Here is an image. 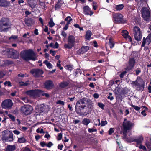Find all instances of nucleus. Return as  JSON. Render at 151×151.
<instances>
[{"instance_id":"57","label":"nucleus","mask_w":151,"mask_h":151,"mask_svg":"<svg viewBox=\"0 0 151 151\" xmlns=\"http://www.w3.org/2000/svg\"><path fill=\"white\" fill-rule=\"evenodd\" d=\"M50 53L52 54V55L54 56L56 54V51H55L52 50H50L49 51Z\"/></svg>"},{"instance_id":"7","label":"nucleus","mask_w":151,"mask_h":151,"mask_svg":"<svg viewBox=\"0 0 151 151\" xmlns=\"http://www.w3.org/2000/svg\"><path fill=\"white\" fill-rule=\"evenodd\" d=\"M33 110L32 107L30 105H27L21 107L20 111L23 114L25 115L30 114Z\"/></svg>"},{"instance_id":"14","label":"nucleus","mask_w":151,"mask_h":151,"mask_svg":"<svg viewBox=\"0 0 151 151\" xmlns=\"http://www.w3.org/2000/svg\"><path fill=\"white\" fill-rule=\"evenodd\" d=\"M9 57L12 58H17L19 55L18 52L15 50L11 48L9 51Z\"/></svg>"},{"instance_id":"36","label":"nucleus","mask_w":151,"mask_h":151,"mask_svg":"<svg viewBox=\"0 0 151 151\" xmlns=\"http://www.w3.org/2000/svg\"><path fill=\"white\" fill-rule=\"evenodd\" d=\"M71 22V19L70 20H68V22H67L65 26L63 28V29L66 30L68 29V25L70 24V22Z\"/></svg>"},{"instance_id":"6","label":"nucleus","mask_w":151,"mask_h":151,"mask_svg":"<svg viewBox=\"0 0 151 151\" xmlns=\"http://www.w3.org/2000/svg\"><path fill=\"white\" fill-rule=\"evenodd\" d=\"M132 126V123L126 119H124L123 124V131L124 134H125Z\"/></svg>"},{"instance_id":"61","label":"nucleus","mask_w":151,"mask_h":151,"mask_svg":"<svg viewBox=\"0 0 151 151\" xmlns=\"http://www.w3.org/2000/svg\"><path fill=\"white\" fill-rule=\"evenodd\" d=\"M61 35L63 36V37H64L65 38H66L67 36V34L66 33L63 31L61 33Z\"/></svg>"},{"instance_id":"30","label":"nucleus","mask_w":151,"mask_h":151,"mask_svg":"<svg viewBox=\"0 0 151 151\" xmlns=\"http://www.w3.org/2000/svg\"><path fill=\"white\" fill-rule=\"evenodd\" d=\"M91 32L90 31H87L86 34V39L89 40L91 36Z\"/></svg>"},{"instance_id":"39","label":"nucleus","mask_w":151,"mask_h":151,"mask_svg":"<svg viewBox=\"0 0 151 151\" xmlns=\"http://www.w3.org/2000/svg\"><path fill=\"white\" fill-rule=\"evenodd\" d=\"M107 124V122L106 121H101V123H99L98 126L101 125V126H103Z\"/></svg>"},{"instance_id":"46","label":"nucleus","mask_w":151,"mask_h":151,"mask_svg":"<svg viewBox=\"0 0 151 151\" xmlns=\"http://www.w3.org/2000/svg\"><path fill=\"white\" fill-rule=\"evenodd\" d=\"M131 106L133 107L137 111L139 110L140 109V108L139 107L135 105H131Z\"/></svg>"},{"instance_id":"27","label":"nucleus","mask_w":151,"mask_h":151,"mask_svg":"<svg viewBox=\"0 0 151 151\" xmlns=\"http://www.w3.org/2000/svg\"><path fill=\"white\" fill-rule=\"evenodd\" d=\"M115 8L118 11H120L124 8V6L123 4L115 5Z\"/></svg>"},{"instance_id":"15","label":"nucleus","mask_w":151,"mask_h":151,"mask_svg":"<svg viewBox=\"0 0 151 151\" xmlns=\"http://www.w3.org/2000/svg\"><path fill=\"white\" fill-rule=\"evenodd\" d=\"M135 63V60L133 58L129 59L128 65L126 68V70H129L132 69L134 67Z\"/></svg>"},{"instance_id":"2","label":"nucleus","mask_w":151,"mask_h":151,"mask_svg":"<svg viewBox=\"0 0 151 151\" xmlns=\"http://www.w3.org/2000/svg\"><path fill=\"white\" fill-rule=\"evenodd\" d=\"M131 82V86L133 88L138 91L143 90L144 82L139 77H138L136 81H132Z\"/></svg>"},{"instance_id":"22","label":"nucleus","mask_w":151,"mask_h":151,"mask_svg":"<svg viewBox=\"0 0 151 151\" xmlns=\"http://www.w3.org/2000/svg\"><path fill=\"white\" fill-rule=\"evenodd\" d=\"M134 36L136 40L137 41H140L142 37V32L134 34Z\"/></svg>"},{"instance_id":"64","label":"nucleus","mask_w":151,"mask_h":151,"mask_svg":"<svg viewBox=\"0 0 151 151\" xmlns=\"http://www.w3.org/2000/svg\"><path fill=\"white\" fill-rule=\"evenodd\" d=\"M62 133H60L58 134V140H60L62 138Z\"/></svg>"},{"instance_id":"43","label":"nucleus","mask_w":151,"mask_h":151,"mask_svg":"<svg viewBox=\"0 0 151 151\" xmlns=\"http://www.w3.org/2000/svg\"><path fill=\"white\" fill-rule=\"evenodd\" d=\"M21 99L26 103H28L29 101V100L27 97H22Z\"/></svg>"},{"instance_id":"62","label":"nucleus","mask_w":151,"mask_h":151,"mask_svg":"<svg viewBox=\"0 0 151 151\" xmlns=\"http://www.w3.org/2000/svg\"><path fill=\"white\" fill-rule=\"evenodd\" d=\"M66 69L69 70H71L73 69V68L72 66L70 65H67L66 66Z\"/></svg>"},{"instance_id":"41","label":"nucleus","mask_w":151,"mask_h":151,"mask_svg":"<svg viewBox=\"0 0 151 151\" xmlns=\"http://www.w3.org/2000/svg\"><path fill=\"white\" fill-rule=\"evenodd\" d=\"M40 96L42 95L45 96V97L48 98L50 97V95L49 94L47 93H44L43 91L41 90Z\"/></svg>"},{"instance_id":"32","label":"nucleus","mask_w":151,"mask_h":151,"mask_svg":"<svg viewBox=\"0 0 151 151\" xmlns=\"http://www.w3.org/2000/svg\"><path fill=\"white\" fill-rule=\"evenodd\" d=\"M136 146L137 147H138L139 149H142L146 151L147 150V149L145 147V146L142 145V144H139L138 146H137V145H136Z\"/></svg>"},{"instance_id":"45","label":"nucleus","mask_w":151,"mask_h":151,"mask_svg":"<svg viewBox=\"0 0 151 151\" xmlns=\"http://www.w3.org/2000/svg\"><path fill=\"white\" fill-rule=\"evenodd\" d=\"M93 8L94 10H96L97 7V4L94 2H93L92 5Z\"/></svg>"},{"instance_id":"40","label":"nucleus","mask_w":151,"mask_h":151,"mask_svg":"<svg viewBox=\"0 0 151 151\" xmlns=\"http://www.w3.org/2000/svg\"><path fill=\"white\" fill-rule=\"evenodd\" d=\"M109 44L110 47L111 48H112L114 46V43L112 41V39L111 38L109 39Z\"/></svg>"},{"instance_id":"58","label":"nucleus","mask_w":151,"mask_h":151,"mask_svg":"<svg viewBox=\"0 0 151 151\" xmlns=\"http://www.w3.org/2000/svg\"><path fill=\"white\" fill-rule=\"evenodd\" d=\"M97 130L96 129H93V128H89L88 129V131L89 132H96Z\"/></svg>"},{"instance_id":"13","label":"nucleus","mask_w":151,"mask_h":151,"mask_svg":"<svg viewBox=\"0 0 151 151\" xmlns=\"http://www.w3.org/2000/svg\"><path fill=\"white\" fill-rule=\"evenodd\" d=\"M31 73L33 76L35 77H43L41 75L44 72L42 70L39 69H32L31 71Z\"/></svg>"},{"instance_id":"63","label":"nucleus","mask_w":151,"mask_h":151,"mask_svg":"<svg viewBox=\"0 0 151 151\" xmlns=\"http://www.w3.org/2000/svg\"><path fill=\"white\" fill-rule=\"evenodd\" d=\"M22 151H30V150L29 148L25 147L22 149Z\"/></svg>"},{"instance_id":"9","label":"nucleus","mask_w":151,"mask_h":151,"mask_svg":"<svg viewBox=\"0 0 151 151\" xmlns=\"http://www.w3.org/2000/svg\"><path fill=\"white\" fill-rule=\"evenodd\" d=\"M75 42V37L73 35H70L68 37V43L65 44L64 47L66 48L71 49Z\"/></svg>"},{"instance_id":"5","label":"nucleus","mask_w":151,"mask_h":151,"mask_svg":"<svg viewBox=\"0 0 151 151\" xmlns=\"http://www.w3.org/2000/svg\"><path fill=\"white\" fill-rule=\"evenodd\" d=\"M13 105L12 101L9 99L4 100L2 101L1 106L2 108L9 109L12 108Z\"/></svg>"},{"instance_id":"49","label":"nucleus","mask_w":151,"mask_h":151,"mask_svg":"<svg viewBox=\"0 0 151 151\" xmlns=\"http://www.w3.org/2000/svg\"><path fill=\"white\" fill-rule=\"evenodd\" d=\"M36 132L38 133H44V130L43 129H41L40 130L39 128H38L36 130Z\"/></svg>"},{"instance_id":"8","label":"nucleus","mask_w":151,"mask_h":151,"mask_svg":"<svg viewBox=\"0 0 151 151\" xmlns=\"http://www.w3.org/2000/svg\"><path fill=\"white\" fill-rule=\"evenodd\" d=\"M7 19L2 18L0 21V30L1 31H5L9 27V26L7 21Z\"/></svg>"},{"instance_id":"23","label":"nucleus","mask_w":151,"mask_h":151,"mask_svg":"<svg viewBox=\"0 0 151 151\" xmlns=\"http://www.w3.org/2000/svg\"><path fill=\"white\" fill-rule=\"evenodd\" d=\"M64 4L62 1L58 0L57 3L55 5V10H58L60 9H61V7L64 5Z\"/></svg>"},{"instance_id":"19","label":"nucleus","mask_w":151,"mask_h":151,"mask_svg":"<svg viewBox=\"0 0 151 151\" xmlns=\"http://www.w3.org/2000/svg\"><path fill=\"white\" fill-rule=\"evenodd\" d=\"M45 87L47 89H50L53 86L52 81L49 80L46 81L44 84Z\"/></svg>"},{"instance_id":"56","label":"nucleus","mask_w":151,"mask_h":151,"mask_svg":"<svg viewBox=\"0 0 151 151\" xmlns=\"http://www.w3.org/2000/svg\"><path fill=\"white\" fill-rule=\"evenodd\" d=\"M125 38L126 39V40L127 41L130 42L132 41V39L131 37L130 36H129L128 35L126 36V37H125Z\"/></svg>"},{"instance_id":"16","label":"nucleus","mask_w":151,"mask_h":151,"mask_svg":"<svg viewBox=\"0 0 151 151\" xmlns=\"http://www.w3.org/2000/svg\"><path fill=\"white\" fill-rule=\"evenodd\" d=\"M83 11L85 15L91 16L93 13V12L92 11L91 9L88 6H86L83 7Z\"/></svg>"},{"instance_id":"53","label":"nucleus","mask_w":151,"mask_h":151,"mask_svg":"<svg viewBox=\"0 0 151 151\" xmlns=\"http://www.w3.org/2000/svg\"><path fill=\"white\" fill-rule=\"evenodd\" d=\"M18 37L15 35H12L11 37L9 38V40H11L12 39L15 40Z\"/></svg>"},{"instance_id":"17","label":"nucleus","mask_w":151,"mask_h":151,"mask_svg":"<svg viewBox=\"0 0 151 151\" xmlns=\"http://www.w3.org/2000/svg\"><path fill=\"white\" fill-rule=\"evenodd\" d=\"M144 141V138L142 135H139L136 137L135 142H136V145H138L139 144H142Z\"/></svg>"},{"instance_id":"52","label":"nucleus","mask_w":151,"mask_h":151,"mask_svg":"<svg viewBox=\"0 0 151 151\" xmlns=\"http://www.w3.org/2000/svg\"><path fill=\"white\" fill-rule=\"evenodd\" d=\"M114 132V129L113 128H110L108 131L109 134L111 135Z\"/></svg>"},{"instance_id":"51","label":"nucleus","mask_w":151,"mask_h":151,"mask_svg":"<svg viewBox=\"0 0 151 151\" xmlns=\"http://www.w3.org/2000/svg\"><path fill=\"white\" fill-rule=\"evenodd\" d=\"M109 95L107 97V98L109 99L110 100H112L114 99V97L112 96V93H109Z\"/></svg>"},{"instance_id":"31","label":"nucleus","mask_w":151,"mask_h":151,"mask_svg":"<svg viewBox=\"0 0 151 151\" xmlns=\"http://www.w3.org/2000/svg\"><path fill=\"white\" fill-rule=\"evenodd\" d=\"M87 101L88 102V104L87 105L88 108L92 109L93 107V105L92 102L90 99H88Z\"/></svg>"},{"instance_id":"55","label":"nucleus","mask_w":151,"mask_h":151,"mask_svg":"<svg viewBox=\"0 0 151 151\" xmlns=\"http://www.w3.org/2000/svg\"><path fill=\"white\" fill-rule=\"evenodd\" d=\"M53 145V144L51 142H49L47 144L46 146L50 148Z\"/></svg>"},{"instance_id":"37","label":"nucleus","mask_w":151,"mask_h":151,"mask_svg":"<svg viewBox=\"0 0 151 151\" xmlns=\"http://www.w3.org/2000/svg\"><path fill=\"white\" fill-rule=\"evenodd\" d=\"M48 23L49 26L51 27H53L55 25V24L53 22L52 19V18L50 19V21Z\"/></svg>"},{"instance_id":"4","label":"nucleus","mask_w":151,"mask_h":151,"mask_svg":"<svg viewBox=\"0 0 151 151\" xmlns=\"http://www.w3.org/2000/svg\"><path fill=\"white\" fill-rule=\"evenodd\" d=\"M4 135L3 136L2 139L5 141L11 142L14 139L13 133L8 130H5L3 132Z\"/></svg>"},{"instance_id":"29","label":"nucleus","mask_w":151,"mask_h":151,"mask_svg":"<svg viewBox=\"0 0 151 151\" xmlns=\"http://www.w3.org/2000/svg\"><path fill=\"white\" fill-rule=\"evenodd\" d=\"M133 31L134 34L141 32L140 29L137 26H135L134 27Z\"/></svg>"},{"instance_id":"12","label":"nucleus","mask_w":151,"mask_h":151,"mask_svg":"<svg viewBox=\"0 0 151 151\" xmlns=\"http://www.w3.org/2000/svg\"><path fill=\"white\" fill-rule=\"evenodd\" d=\"M86 106L85 101L83 99L79 100L76 103V111L77 113L79 112L78 109L80 108L84 109Z\"/></svg>"},{"instance_id":"10","label":"nucleus","mask_w":151,"mask_h":151,"mask_svg":"<svg viewBox=\"0 0 151 151\" xmlns=\"http://www.w3.org/2000/svg\"><path fill=\"white\" fill-rule=\"evenodd\" d=\"M113 20L117 23H124V21L123 19V15L120 13L114 14H113Z\"/></svg>"},{"instance_id":"50","label":"nucleus","mask_w":151,"mask_h":151,"mask_svg":"<svg viewBox=\"0 0 151 151\" xmlns=\"http://www.w3.org/2000/svg\"><path fill=\"white\" fill-rule=\"evenodd\" d=\"M4 84L5 86H11V82L9 81H6L4 83Z\"/></svg>"},{"instance_id":"26","label":"nucleus","mask_w":151,"mask_h":151,"mask_svg":"<svg viewBox=\"0 0 151 151\" xmlns=\"http://www.w3.org/2000/svg\"><path fill=\"white\" fill-rule=\"evenodd\" d=\"M90 122L89 119L87 118H84L82 121V123L86 126H87Z\"/></svg>"},{"instance_id":"42","label":"nucleus","mask_w":151,"mask_h":151,"mask_svg":"<svg viewBox=\"0 0 151 151\" xmlns=\"http://www.w3.org/2000/svg\"><path fill=\"white\" fill-rule=\"evenodd\" d=\"M146 39L147 41V43H150L151 42V34H150Z\"/></svg>"},{"instance_id":"38","label":"nucleus","mask_w":151,"mask_h":151,"mask_svg":"<svg viewBox=\"0 0 151 151\" xmlns=\"http://www.w3.org/2000/svg\"><path fill=\"white\" fill-rule=\"evenodd\" d=\"M68 85V83L67 82H63L60 84V86L62 88H64L66 87Z\"/></svg>"},{"instance_id":"24","label":"nucleus","mask_w":151,"mask_h":151,"mask_svg":"<svg viewBox=\"0 0 151 151\" xmlns=\"http://www.w3.org/2000/svg\"><path fill=\"white\" fill-rule=\"evenodd\" d=\"M89 49V47L88 46L83 47L80 49V53L81 54L84 53L86 52Z\"/></svg>"},{"instance_id":"44","label":"nucleus","mask_w":151,"mask_h":151,"mask_svg":"<svg viewBox=\"0 0 151 151\" xmlns=\"http://www.w3.org/2000/svg\"><path fill=\"white\" fill-rule=\"evenodd\" d=\"M12 132L14 134L17 135H19L21 133L20 132L16 129H14L13 130Z\"/></svg>"},{"instance_id":"47","label":"nucleus","mask_w":151,"mask_h":151,"mask_svg":"<svg viewBox=\"0 0 151 151\" xmlns=\"http://www.w3.org/2000/svg\"><path fill=\"white\" fill-rule=\"evenodd\" d=\"M8 116L13 121H14L15 120V118L14 116L10 114H8Z\"/></svg>"},{"instance_id":"34","label":"nucleus","mask_w":151,"mask_h":151,"mask_svg":"<svg viewBox=\"0 0 151 151\" xmlns=\"http://www.w3.org/2000/svg\"><path fill=\"white\" fill-rule=\"evenodd\" d=\"M147 39L145 37H144L143 40L142 42V46L144 47L145 45H148L150 43L147 44Z\"/></svg>"},{"instance_id":"1","label":"nucleus","mask_w":151,"mask_h":151,"mask_svg":"<svg viewBox=\"0 0 151 151\" xmlns=\"http://www.w3.org/2000/svg\"><path fill=\"white\" fill-rule=\"evenodd\" d=\"M20 56L23 59L26 60H31L35 61L36 58L35 53L31 49L22 51L20 53Z\"/></svg>"},{"instance_id":"60","label":"nucleus","mask_w":151,"mask_h":151,"mask_svg":"<svg viewBox=\"0 0 151 151\" xmlns=\"http://www.w3.org/2000/svg\"><path fill=\"white\" fill-rule=\"evenodd\" d=\"M126 73V71H124L122 72L120 75V77L122 78Z\"/></svg>"},{"instance_id":"48","label":"nucleus","mask_w":151,"mask_h":151,"mask_svg":"<svg viewBox=\"0 0 151 151\" xmlns=\"http://www.w3.org/2000/svg\"><path fill=\"white\" fill-rule=\"evenodd\" d=\"M56 103L57 104H59L61 105H64V103L63 101H61L60 100H59L58 101L56 102Z\"/></svg>"},{"instance_id":"3","label":"nucleus","mask_w":151,"mask_h":151,"mask_svg":"<svg viewBox=\"0 0 151 151\" xmlns=\"http://www.w3.org/2000/svg\"><path fill=\"white\" fill-rule=\"evenodd\" d=\"M141 13L144 20L148 22L151 21V15L149 7H143L141 9Z\"/></svg>"},{"instance_id":"33","label":"nucleus","mask_w":151,"mask_h":151,"mask_svg":"<svg viewBox=\"0 0 151 151\" xmlns=\"http://www.w3.org/2000/svg\"><path fill=\"white\" fill-rule=\"evenodd\" d=\"M122 35L125 38L128 35V32L126 30H123L122 32Z\"/></svg>"},{"instance_id":"21","label":"nucleus","mask_w":151,"mask_h":151,"mask_svg":"<svg viewBox=\"0 0 151 151\" xmlns=\"http://www.w3.org/2000/svg\"><path fill=\"white\" fill-rule=\"evenodd\" d=\"M16 148L15 145H8L5 148V151H14Z\"/></svg>"},{"instance_id":"18","label":"nucleus","mask_w":151,"mask_h":151,"mask_svg":"<svg viewBox=\"0 0 151 151\" xmlns=\"http://www.w3.org/2000/svg\"><path fill=\"white\" fill-rule=\"evenodd\" d=\"M124 138L126 140L129 142H132L133 141H135V140L136 137H131L130 136V135H131V134L129 133V136L128 137L127 135V134H124Z\"/></svg>"},{"instance_id":"11","label":"nucleus","mask_w":151,"mask_h":151,"mask_svg":"<svg viewBox=\"0 0 151 151\" xmlns=\"http://www.w3.org/2000/svg\"><path fill=\"white\" fill-rule=\"evenodd\" d=\"M41 93V90L37 89L30 90L26 92L27 95L34 98L40 96Z\"/></svg>"},{"instance_id":"20","label":"nucleus","mask_w":151,"mask_h":151,"mask_svg":"<svg viewBox=\"0 0 151 151\" xmlns=\"http://www.w3.org/2000/svg\"><path fill=\"white\" fill-rule=\"evenodd\" d=\"M9 4V3L6 0H0V6L7 7Z\"/></svg>"},{"instance_id":"25","label":"nucleus","mask_w":151,"mask_h":151,"mask_svg":"<svg viewBox=\"0 0 151 151\" xmlns=\"http://www.w3.org/2000/svg\"><path fill=\"white\" fill-rule=\"evenodd\" d=\"M26 142V139L24 137H22L18 138L17 142L19 143H24Z\"/></svg>"},{"instance_id":"35","label":"nucleus","mask_w":151,"mask_h":151,"mask_svg":"<svg viewBox=\"0 0 151 151\" xmlns=\"http://www.w3.org/2000/svg\"><path fill=\"white\" fill-rule=\"evenodd\" d=\"M36 5V1L34 0L29 5L32 8H35Z\"/></svg>"},{"instance_id":"28","label":"nucleus","mask_w":151,"mask_h":151,"mask_svg":"<svg viewBox=\"0 0 151 151\" xmlns=\"http://www.w3.org/2000/svg\"><path fill=\"white\" fill-rule=\"evenodd\" d=\"M43 63L46 65L47 67L49 69H51L52 68V64L49 62L47 60H45L44 61Z\"/></svg>"},{"instance_id":"54","label":"nucleus","mask_w":151,"mask_h":151,"mask_svg":"<svg viewBox=\"0 0 151 151\" xmlns=\"http://www.w3.org/2000/svg\"><path fill=\"white\" fill-rule=\"evenodd\" d=\"M98 106L100 107L102 109H104V105L101 103H98Z\"/></svg>"},{"instance_id":"59","label":"nucleus","mask_w":151,"mask_h":151,"mask_svg":"<svg viewBox=\"0 0 151 151\" xmlns=\"http://www.w3.org/2000/svg\"><path fill=\"white\" fill-rule=\"evenodd\" d=\"M63 147V145L62 144H60L58 145V149H59L60 150H62V148Z\"/></svg>"}]
</instances>
